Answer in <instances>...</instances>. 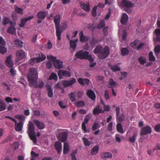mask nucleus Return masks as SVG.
Wrapping results in <instances>:
<instances>
[{
	"instance_id": "obj_4",
	"label": "nucleus",
	"mask_w": 160,
	"mask_h": 160,
	"mask_svg": "<svg viewBox=\"0 0 160 160\" xmlns=\"http://www.w3.org/2000/svg\"><path fill=\"white\" fill-rule=\"evenodd\" d=\"M75 56L81 59L88 60L90 62H92L94 61L91 55L89 54V52L86 51L84 52L82 50L78 51L76 52Z\"/></svg>"
},
{
	"instance_id": "obj_26",
	"label": "nucleus",
	"mask_w": 160,
	"mask_h": 160,
	"mask_svg": "<svg viewBox=\"0 0 160 160\" xmlns=\"http://www.w3.org/2000/svg\"><path fill=\"white\" fill-rule=\"evenodd\" d=\"M46 87L48 91V97L49 98H52L53 96V93L51 87L49 85L47 84L46 85Z\"/></svg>"
},
{
	"instance_id": "obj_52",
	"label": "nucleus",
	"mask_w": 160,
	"mask_h": 160,
	"mask_svg": "<svg viewBox=\"0 0 160 160\" xmlns=\"http://www.w3.org/2000/svg\"><path fill=\"white\" fill-rule=\"evenodd\" d=\"M99 128L100 127L98 123L97 122H95L92 127V130L93 131H95Z\"/></svg>"
},
{
	"instance_id": "obj_22",
	"label": "nucleus",
	"mask_w": 160,
	"mask_h": 160,
	"mask_svg": "<svg viewBox=\"0 0 160 160\" xmlns=\"http://www.w3.org/2000/svg\"><path fill=\"white\" fill-rule=\"evenodd\" d=\"M87 95L91 99L94 100L96 99V95L94 91L91 89L87 91Z\"/></svg>"
},
{
	"instance_id": "obj_21",
	"label": "nucleus",
	"mask_w": 160,
	"mask_h": 160,
	"mask_svg": "<svg viewBox=\"0 0 160 160\" xmlns=\"http://www.w3.org/2000/svg\"><path fill=\"white\" fill-rule=\"evenodd\" d=\"M80 7L84 10L86 12H89L90 10V6L89 2L87 3L86 4L81 2H80Z\"/></svg>"
},
{
	"instance_id": "obj_44",
	"label": "nucleus",
	"mask_w": 160,
	"mask_h": 160,
	"mask_svg": "<svg viewBox=\"0 0 160 160\" xmlns=\"http://www.w3.org/2000/svg\"><path fill=\"white\" fill-rule=\"evenodd\" d=\"M10 21V20L8 17L4 16L3 17L2 24L3 25H5L9 23Z\"/></svg>"
},
{
	"instance_id": "obj_28",
	"label": "nucleus",
	"mask_w": 160,
	"mask_h": 160,
	"mask_svg": "<svg viewBox=\"0 0 160 160\" xmlns=\"http://www.w3.org/2000/svg\"><path fill=\"white\" fill-rule=\"evenodd\" d=\"M78 40L77 39H75L74 40H71L70 41V46L71 48H72L73 49V51H74L76 47V42H77Z\"/></svg>"
},
{
	"instance_id": "obj_33",
	"label": "nucleus",
	"mask_w": 160,
	"mask_h": 160,
	"mask_svg": "<svg viewBox=\"0 0 160 160\" xmlns=\"http://www.w3.org/2000/svg\"><path fill=\"white\" fill-rule=\"evenodd\" d=\"M138 136V133L137 132H135L132 136L130 137L129 138V140L131 143H134L135 142L136 139V138Z\"/></svg>"
},
{
	"instance_id": "obj_30",
	"label": "nucleus",
	"mask_w": 160,
	"mask_h": 160,
	"mask_svg": "<svg viewBox=\"0 0 160 160\" xmlns=\"http://www.w3.org/2000/svg\"><path fill=\"white\" fill-rule=\"evenodd\" d=\"M7 32L12 34H15L16 33V28L13 26H10L7 29Z\"/></svg>"
},
{
	"instance_id": "obj_9",
	"label": "nucleus",
	"mask_w": 160,
	"mask_h": 160,
	"mask_svg": "<svg viewBox=\"0 0 160 160\" xmlns=\"http://www.w3.org/2000/svg\"><path fill=\"white\" fill-rule=\"evenodd\" d=\"M68 135L67 132L65 131L60 132L58 135V140L63 142L67 140Z\"/></svg>"
},
{
	"instance_id": "obj_47",
	"label": "nucleus",
	"mask_w": 160,
	"mask_h": 160,
	"mask_svg": "<svg viewBox=\"0 0 160 160\" xmlns=\"http://www.w3.org/2000/svg\"><path fill=\"white\" fill-rule=\"evenodd\" d=\"M6 105L3 101H0V111L4 110L6 108Z\"/></svg>"
},
{
	"instance_id": "obj_60",
	"label": "nucleus",
	"mask_w": 160,
	"mask_h": 160,
	"mask_svg": "<svg viewBox=\"0 0 160 160\" xmlns=\"http://www.w3.org/2000/svg\"><path fill=\"white\" fill-rule=\"evenodd\" d=\"M104 97L107 100L109 99V92L108 90H106L104 92Z\"/></svg>"
},
{
	"instance_id": "obj_64",
	"label": "nucleus",
	"mask_w": 160,
	"mask_h": 160,
	"mask_svg": "<svg viewBox=\"0 0 160 160\" xmlns=\"http://www.w3.org/2000/svg\"><path fill=\"white\" fill-rule=\"evenodd\" d=\"M113 123L112 122H110L108 126L107 129L108 131H111L112 130Z\"/></svg>"
},
{
	"instance_id": "obj_2",
	"label": "nucleus",
	"mask_w": 160,
	"mask_h": 160,
	"mask_svg": "<svg viewBox=\"0 0 160 160\" xmlns=\"http://www.w3.org/2000/svg\"><path fill=\"white\" fill-rule=\"evenodd\" d=\"M95 54L99 53L98 58L101 59H105L108 56L110 53L109 47L106 46L103 48L100 45L97 46L93 51Z\"/></svg>"
},
{
	"instance_id": "obj_57",
	"label": "nucleus",
	"mask_w": 160,
	"mask_h": 160,
	"mask_svg": "<svg viewBox=\"0 0 160 160\" xmlns=\"http://www.w3.org/2000/svg\"><path fill=\"white\" fill-rule=\"evenodd\" d=\"M15 43L16 44H18V46L20 47H22L23 42L20 39H16L15 41Z\"/></svg>"
},
{
	"instance_id": "obj_53",
	"label": "nucleus",
	"mask_w": 160,
	"mask_h": 160,
	"mask_svg": "<svg viewBox=\"0 0 160 160\" xmlns=\"http://www.w3.org/2000/svg\"><path fill=\"white\" fill-rule=\"evenodd\" d=\"M75 105L77 107H80L84 106L85 105V103L83 101H80L76 102Z\"/></svg>"
},
{
	"instance_id": "obj_51",
	"label": "nucleus",
	"mask_w": 160,
	"mask_h": 160,
	"mask_svg": "<svg viewBox=\"0 0 160 160\" xmlns=\"http://www.w3.org/2000/svg\"><path fill=\"white\" fill-rule=\"evenodd\" d=\"M16 118L19 120V121H23V122L25 120V116L22 115H20L17 116Z\"/></svg>"
},
{
	"instance_id": "obj_39",
	"label": "nucleus",
	"mask_w": 160,
	"mask_h": 160,
	"mask_svg": "<svg viewBox=\"0 0 160 160\" xmlns=\"http://www.w3.org/2000/svg\"><path fill=\"white\" fill-rule=\"evenodd\" d=\"M121 54L122 56H126L129 53V51L126 48H122L121 50Z\"/></svg>"
},
{
	"instance_id": "obj_27",
	"label": "nucleus",
	"mask_w": 160,
	"mask_h": 160,
	"mask_svg": "<svg viewBox=\"0 0 160 160\" xmlns=\"http://www.w3.org/2000/svg\"><path fill=\"white\" fill-rule=\"evenodd\" d=\"M46 57L45 55H43L42 53L38 54V56L37 58L35 59L37 60V63H38L41 61L44 60L46 59Z\"/></svg>"
},
{
	"instance_id": "obj_40",
	"label": "nucleus",
	"mask_w": 160,
	"mask_h": 160,
	"mask_svg": "<svg viewBox=\"0 0 160 160\" xmlns=\"http://www.w3.org/2000/svg\"><path fill=\"white\" fill-rule=\"evenodd\" d=\"M117 130L119 132L123 134L124 132L122 125L120 123L118 124L116 126Z\"/></svg>"
},
{
	"instance_id": "obj_61",
	"label": "nucleus",
	"mask_w": 160,
	"mask_h": 160,
	"mask_svg": "<svg viewBox=\"0 0 160 160\" xmlns=\"http://www.w3.org/2000/svg\"><path fill=\"white\" fill-rule=\"evenodd\" d=\"M58 104L61 108L62 109L65 108L67 107V106L64 105L63 103L61 101L59 102Z\"/></svg>"
},
{
	"instance_id": "obj_58",
	"label": "nucleus",
	"mask_w": 160,
	"mask_h": 160,
	"mask_svg": "<svg viewBox=\"0 0 160 160\" xmlns=\"http://www.w3.org/2000/svg\"><path fill=\"white\" fill-rule=\"evenodd\" d=\"M12 18L13 20L17 21L18 18V17L16 13L13 12L12 14Z\"/></svg>"
},
{
	"instance_id": "obj_25",
	"label": "nucleus",
	"mask_w": 160,
	"mask_h": 160,
	"mask_svg": "<svg viewBox=\"0 0 160 160\" xmlns=\"http://www.w3.org/2000/svg\"><path fill=\"white\" fill-rule=\"evenodd\" d=\"M128 16L125 13H124L122 17L121 22L124 25H126L128 20Z\"/></svg>"
},
{
	"instance_id": "obj_19",
	"label": "nucleus",
	"mask_w": 160,
	"mask_h": 160,
	"mask_svg": "<svg viewBox=\"0 0 160 160\" xmlns=\"http://www.w3.org/2000/svg\"><path fill=\"white\" fill-rule=\"evenodd\" d=\"M48 14V12L45 11H41L38 12L37 14V16L39 19H44Z\"/></svg>"
},
{
	"instance_id": "obj_5",
	"label": "nucleus",
	"mask_w": 160,
	"mask_h": 160,
	"mask_svg": "<svg viewBox=\"0 0 160 160\" xmlns=\"http://www.w3.org/2000/svg\"><path fill=\"white\" fill-rule=\"evenodd\" d=\"M28 132L30 139L33 141L34 143H36L37 142V140L35 135V128L33 123L32 122L29 123Z\"/></svg>"
},
{
	"instance_id": "obj_24",
	"label": "nucleus",
	"mask_w": 160,
	"mask_h": 160,
	"mask_svg": "<svg viewBox=\"0 0 160 160\" xmlns=\"http://www.w3.org/2000/svg\"><path fill=\"white\" fill-rule=\"evenodd\" d=\"M88 121L89 120H88V119H86L85 118L82 124V128L84 133L89 132V130H88L87 129L85 125L88 123Z\"/></svg>"
},
{
	"instance_id": "obj_23",
	"label": "nucleus",
	"mask_w": 160,
	"mask_h": 160,
	"mask_svg": "<svg viewBox=\"0 0 160 160\" xmlns=\"http://www.w3.org/2000/svg\"><path fill=\"white\" fill-rule=\"evenodd\" d=\"M80 34V40L81 42H84L89 40V38L87 36H84L82 31H81Z\"/></svg>"
},
{
	"instance_id": "obj_43",
	"label": "nucleus",
	"mask_w": 160,
	"mask_h": 160,
	"mask_svg": "<svg viewBox=\"0 0 160 160\" xmlns=\"http://www.w3.org/2000/svg\"><path fill=\"white\" fill-rule=\"evenodd\" d=\"M98 42V41L95 38H93L90 41V45L92 47H94L96 44Z\"/></svg>"
},
{
	"instance_id": "obj_50",
	"label": "nucleus",
	"mask_w": 160,
	"mask_h": 160,
	"mask_svg": "<svg viewBox=\"0 0 160 160\" xmlns=\"http://www.w3.org/2000/svg\"><path fill=\"white\" fill-rule=\"evenodd\" d=\"M7 51V49L5 47L0 46V53H1L2 54L5 53Z\"/></svg>"
},
{
	"instance_id": "obj_12",
	"label": "nucleus",
	"mask_w": 160,
	"mask_h": 160,
	"mask_svg": "<svg viewBox=\"0 0 160 160\" xmlns=\"http://www.w3.org/2000/svg\"><path fill=\"white\" fill-rule=\"evenodd\" d=\"M33 15L28 17L27 18H22L21 19L20 23L19 24V26L20 28H23L26 24V22L33 18Z\"/></svg>"
},
{
	"instance_id": "obj_16",
	"label": "nucleus",
	"mask_w": 160,
	"mask_h": 160,
	"mask_svg": "<svg viewBox=\"0 0 160 160\" xmlns=\"http://www.w3.org/2000/svg\"><path fill=\"white\" fill-rule=\"evenodd\" d=\"M34 123L37 126L38 128L39 129H42L45 128V126L43 122L37 120L33 121Z\"/></svg>"
},
{
	"instance_id": "obj_46",
	"label": "nucleus",
	"mask_w": 160,
	"mask_h": 160,
	"mask_svg": "<svg viewBox=\"0 0 160 160\" xmlns=\"http://www.w3.org/2000/svg\"><path fill=\"white\" fill-rule=\"evenodd\" d=\"M149 59L151 62H154L156 60V58L153 55L152 52H150L149 53Z\"/></svg>"
},
{
	"instance_id": "obj_17",
	"label": "nucleus",
	"mask_w": 160,
	"mask_h": 160,
	"mask_svg": "<svg viewBox=\"0 0 160 160\" xmlns=\"http://www.w3.org/2000/svg\"><path fill=\"white\" fill-rule=\"evenodd\" d=\"M121 5L123 7L131 8L134 6V5L131 2L125 0H123L121 2Z\"/></svg>"
},
{
	"instance_id": "obj_18",
	"label": "nucleus",
	"mask_w": 160,
	"mask_h": 160,
	"mask_svg": "<svg viewBox=\"0 0 160 160\" xmlns=\"http://www.w3.org/2000/svg\"><path fill=\"white\" fill-rule=\"evenodd\" d=\"M12 55L10 54L7 57L5 60V64L6 66L9 68L12 67L13 66V64L11 60Z\"/></svg>"
},
{
	"instance_id": "obj_63",
	"label": "nucleus",
	"mask_w": 160,
	"mask_h": 160,
	"mask_svg": "<svg viewBox=\"0 0 160 160\" xmlns=\"http://www.w3.org/2000/svg\"><path fill=\"white\" fill-rule=\"evenodd\" d=\"M52 65V61H49L47 62L46 66L48 69H50L51 68Z\"/></svg>"
},
{
	"instance_id": "obj_38",
	"label": "nucleus",
	"mask_w": 160,
	"mask_h": 160,
	"mask_svg": "<svg viewBox=\"0 0 160 160\" xmlns=\"http://www.w3.org/2000/svg\"><path fill=\"white\" fill-rule=\"evenodd\" d=\"M155 33L156 37L155 40L157 41H160V29H156L155 31Z\"/></svg>"
},
{
	"instance_id": "obj_49",
	"label": "nucleus",
	"mask_w": 160,
	"mask_h": 160,
	"mask_svg": "<svg viewBox=\"0 0 160 160\" xmlns=\"http://www.w3.org/2000/svg\"><path fill=\"white\" fill-rule=\"evenodd\" d=\"M97 6H94L92 10V15L94 17H95L97 15Z\"/></svg>"
},
{
	"instance_id": "obj_34",
	"label": "nucleus",
	"mask_w": 160,
	"mask_h": 160,
	"mask_svg": "<svg viewBox=\"0 0 160 160\" xmlns=\"http://www.w3.org/2000/svg\"><path fill=\"white\" fill-rule=\"evenodd\" d=\"M110 68L111 69L113 72L119 71L121 70L120 67L117 64H115L113 66L111 65Z\"/></svg>"
},
{
	"instance_id": "obj_13",
	"label": "nucleus",
	"mask_w": 160,
	"mask_h": 160,
	"mask_svg": "<svg viewBox=\"0 0 160 160\" xmlns=\"http://www.w3.org/2000/svg\"><path fill=\"white\" fill-rule=\"evenodd\" d=\"M116 113L117 119L119 122H122L124 119L125 115L122 114L121 116H119L120 113V108L119 107H117L115 108Z\"/></svg>"
},
{
	"instance_id": "obj_35",
	"label": "nucleus",
	"mask_w": 160,
	"mask_h": 160,
	"mask_svg": "<svg viewBox=\"0 0 160 160\" xmlns=\"http://www.w3.org/2000/svg\"><path fill=\"white\" fill-rule=\"evenodd\" d=\"M101 156L102 158H111L112 157V154L108 152H103Z\"/></svg>"
},
{
	"instance_id": "obj_36",
	"label": "nucleus",
	"mask_w": 160,
	"mask_h": 160,
	"mask_svg": "<svg viewBox=\"0 0 160 160\" xmlns=\"http://www.w3.org/2000/svg\"><path fill=\"white\" fill-rule=\"evenodd\" d=\"M99 147L98 145L94 146L91 151V154L92 155H96L98 152Z\"/></svg>"
},
{
	"instance_id": "obj_29",
	"label": "nucleus",
	"mask_w": 160,
	"mask_h": 160,
	"mask_svg": "<svg viewBox=\"0 0 160 160\" xmlns=\"http://www.w3.org/2000/svg\"><path fill=\"white\" fill-rule=\"evenodd\" d=\"M109 85L108 87L109 88H113L117 85V83L115 82L112 79L110 78L109 80Z\"/></svg>"
},
{
	"instance_id": "obj_59",
	"label": "nucleus",
	"mask_w": 160,
	"mask_h": 160,
	"mask_svg": "<svg viewBox=\"0 0 160 160\" xmlns=\"http://www.w3.org/2000/svg\"><path fill=\"white\" fill-rule=\"evenodd\" d=\"M154 130L157 132H160V123L156 125L154 128Z\"/></svg>"
},
{
	"instance_id": "obj_54",
	"label": "nucleus",
	"mask_w": 160,
	"mask_h": 160,
	"mask_svg": "<svg viewBox=\"0 0 160 160\" xmlns=\"http://www.w3.org/2000/svg\"><path fill=\"white\" fill-rule=\"evenodd\" d=\"M138 41L136 40L135 42L131 43L130 44V46L133 48H137V46L138 44Z\"/></svg>"
},
{
	"instance_id": "obj_32",
	"label": "nucleus",
	"mask_w": 160,
	"mask_h": 160,
	"mask_svg": "<svg viewBox=\"0 0 160 160\" xmlns=\"http://www.w3.org/2000/svg\"><path fill=\"white\" fill-rule=\"evenodd\" d=\"M105 26V21L102 19L100 21V23L96 26V28L98 29H101L104 27Z\"/></svg>"
},
{
	"instance_id": "obj_14",
	"label": "nucleus",
	"mask_w": 160,
	"mask_h": 160,
	"mask_svg": "<svg viewBox=\"0 0 160 160\" xmlns=\"http://www.w3.org/2000/svg\"><path fill=\"white\" fill-rule=\"evenodd\" d=\"M104 112V111L102 109V107L100 105L96 106L93 110V114L94 115L99 114Z\"/></svg>"
},
{
	"instance_id": "obj_7",
	"label": "nucleus",
	"mask_w": 160,
	"mask_h": 160,
	"mask_svg": "<svg viewBox=\"0 0 160 160\" xmlns=\"http://www.w3.org/2000/svg\"><path fill=\"white\" fill-rule=\"evenodd\" d=\"M58 75L60 79L62 78L64 76L67 77H69L71 76V73L69 71L62 70H59L58 72Z\"/></svg>"
},
{
	"instance_id": "obj_37",
	"label": "nucleus",
	"mask_w": 160,
	"mask_h": 160,
	"mask_svg": "<svg viewBox=\"0 0 160 160\" xmlns=\"http://www.w3.org/2000/svg\"><path fill=\"white\" fill-rule=\"evenodd\" d=\"M76 92H71L69 94L68 96L72 102L75 101L76 100Z\"/></svg>"
},
{
	"instance_id": "obj_56",
	"label": "nucleus",
	"mask_w": 160,
	"mask_h": 160,
	"mask_svg": "<svg viewBox=\"0 0 160 160\" xmlns=\"http://www.w3.org/2000/svg\"><path fill=\"white\" fill-rule=\"evenodd\" d=\"M15 10L16 12L18 13L21 14H23V9L20 8H18L17 7H16L15 8Z\"/></svg>"
},
{
	"instance_id": "obj_11",
	"label": "nucleus",
	"mask_w": 160,
	"mask_h": 160,
	"mask_svg": "<svg viewBox=\"0 0 160 160\" xmlns=\"http://www.w3.org/2000/svg\"><path fill=\"white\" fill-rule=\"evenodd\" d=\"M152 128L149 126H146L142 129L140 132V135L141 136L146 135L148 134H150L152 132Z\"/></svg>"
},
{
	"instance_id": "obj_31",
	"label": "nucleus",
	"mask_w": 160,
	"mask_h": 160,
	"mask_svg": "<svg viewBox=\"0 0 160 160\" xmlns=\"http://www.w3.org/2000/svg\"><path fill=\"white\" fill-rule=\"evenodd\" d=\"M69 151V144L67 142H65L63 146V153L65 154Z\"/></svg>"
},
{
	"instance_id": "obj_42",
	"label": "nucleus",
	"mask_w": 160,
	"mask_h": 160,
	"mask_svg": "<svg viewBox=\"0 0 160 160\" xmlns=\"http://www.w3.org/2000/svg\"><path fill=\"white\" fill-rule=\"evenodd\" d=\"M82 140L85 146H89L90 145V142L85 137H83L82 138Z\"/></svg>"
},
{
	"instance_id": "obj_3",
	"label": "nucleus",
	"mask_w": 160,
	"mask_h": 160,
	"mask_svg": "<svg viewBox=\"0 0 160 160\" xmlns=\"http://www.w3.org/2000/svg\"><path fill=\"white\" fill-rule=\"evenodd\" d=\"M60 16L59 14H57L54 18V22L56 30V35L57 37V40L59 41L61 39V35L63 31L60 26Z\"/></svg>"
},
{
	"instance_id": "obj_8",
	"label": "nucleus",
	"mask_w": 160,
	"mask_h": 160,
	"mask_svg": "<svg viewBox=\"0 0 160 160\" xmlns=\"http://www.w3.org/2000/svg\"><path fill=\"white\" fill-rule=\"evenodd\" d=\"M76 81V79L74 78L72 79L70 81L63 80L62 81V83L63 86L64 88H66L72 86L75 83Z\"/></svg>"
},
{
	"instance_id": "obj_10",
	"label": "nucleus",
	"mask_w": 160,
	"mask_h": 160,
	"mask_svg": "<svg viewBox=\"0 0 160 160\" xmlns=\"http://www.w3.org/2000/svg\"><path fill=\"white\" fill-rule=\"evenodd\" d=\"M15 123V130L17 132H20L22 130L24 122L23 121H19L17 122L16 120Z\"/></svg>"
},
{
	"instance_id": "obj_6",
	"label": "nucleus",
	"mask_w": 160,
	"mask_h": 160,
	"mask_svg": "<svg viewBox=\"0 0 160 160\" xmlns=\"http://www.w3.org/2000/svg\"><path fill=\"white\" fill-rule=\"evenodd\" d=\"M47 58L50 60L53 61L54 67L57 69L61 68L63 67V62L60 60L56 59V57H53L52 55L47 56Z\"/></svg>"
},
{
	"instance_id": "obj_62",
	"label": "nucleus",
	"mask_w": 160,
	"mask_h": 160,
	"mask_svg": "<svg viewBox=\"0 0 160 160\" xmlns=\"http://www.w3.org/2000/svg\"><path fill=\"white\" fill-rule=\"evenodd\" d=\"M83 94V92L79 91L77 92L76 95L78 98H81L82 97Z\"/></svg>"
},
{
	"instance_id": "obj_41",
	"label": "nucleus",
	"mask_w": 160,
	"mask_h": 160,
	"mask_svg": "<svg viewBox=\"0 0 160 160\" xmlns=\"http://www.w3.org/2000/svg\"><path fill=\"white\" fill-rule=\"evenodd\" d=\"M138 62L142 65H143L147 62L146 58L143 56H141L138 58Z\"/></svg>"
},
{
	"instance_id": "obj_1",
	"label": "nucleus",
	"mask_w": 160,
	"mask_h": 160,
	"mask_svg": "<svg viewBox=\"0 0 160 160\" xmlns=\"http://www.w3.org/2000/svg\"><path fill=\"white\" fill-rule=\"evenodd\" d=\"M27 78L29 85L31 87L33 86L35 88H41L44 86V83L43 81H41L37 82L38 74L37 69L35 68H32L30 69Z\"/></svg>"
},
{
	"instance_id": "obj_20",
	"label": "nucleus",
	"mask_w": 160,
	"mask_h": 160,
	"mask_svg": "<svg viewBox=\"0 0 160 160\" xmlns=\"http://www.w3.org/2000/svg\"><path fill=\"white\" fill-rule=\"evenodd\" d=\"M54 146L57 151L58 154H60L62 150V143L59 141H57L55 143Z\"/></svg>"
},
{
	"instance_id": "obj_15",
	"label": "nucleus",
	"mask_w": 160,
	"mask_h": 160,
	"mask_svg": "<svg viewBox=\"0 0 160 160\" xmlns=\"http://www.w3.org/2000/svg\"><path fill=\"white\" fill-rule=\"evenodd\" d=\"M16 56L18 60H20L25 57V52L23 50H18L16 53Z\"/></svg>"
},
{
	"instance_id": "obj_55",
	"label": "nucleus",
	"mask_w": 160,
	"mask_h": 160,
	"mask_svg": "<svg viewBox=\"0 0 160 160\" xmlns=\"http://www.w3.org/2000/svg\"><path fill=\"white\" fill-rule=\"evenodd\" d=\"M154 52L156 54H158L160 52V45H157L154 48Z\"/></svg>"
},
{
	"instance_id": "obj_48",
	"label": "nucleus",
	"mask_w": 160,
	"mask_h": 160,
	"mask_svg": "<svg viewBox=\"0 0 160 160\" xmlns=\"http://www.w3.org/2000/svg\"><path fill=\"white\" fill-rule=\"evenodd\" d=\"M78 150V149H76L75 151L72 152L71 154V159L72 160H77L75 155L77 153Z\"/></svg>"
},
{
	"instance_id": "obj_45",
	"label": "nucleus",
	"mask_w": 160,
	"mask_h": 160,
	"mask_svg": "<svg viewBox=\"0 0 160 160\" xmlns=\"http://www.w3.org/2000/svg\"><path fill=\"white\" fill-rule=\"evenodd\" d=\"M58 79V78L57 74L54 72L51 73L50 76L48 78L49 80H51L53 79L55 81L57 80Z\"/></svg>"
}]
</instances>
